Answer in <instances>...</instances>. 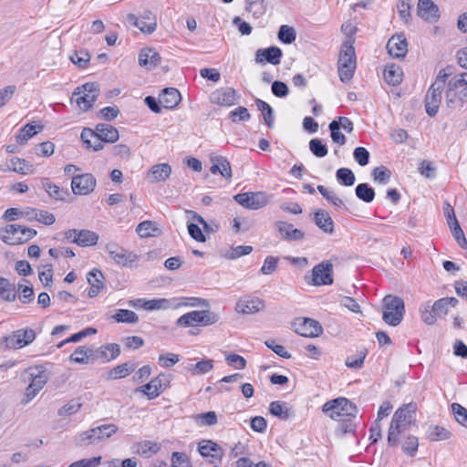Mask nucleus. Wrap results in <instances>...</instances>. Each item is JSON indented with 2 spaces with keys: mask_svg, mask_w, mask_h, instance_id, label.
<instances>
[{
  "mask_svg": "<svg viewBox=\"0 0 467 467\" xmlns=\"http://www.w3.org/2000/svg\"><path fill=\"white\" fill-rule=\"evenodd\" d=\"M418 438L412 435L408 436L402 443V451L409 456H414L418 451Z\"/></svg>",
  "mask_w": 467,
  "mask_h": 467,
  "instance_id": "56",
  "label": "nucleus"
},
{
  "mask_svg": "<svg viewBox=\"0 0 467 467\" xmlns=\"http://www.w3.org/2000/svg\"><path fill=\"white\" fill-rule=\"evenodd\" d=\"M170 383V376L167 374H160L152 379L149 383L138 388L136 391L142 392L150 400L157 398L163 392Z\"/></svg>",
  "mask_w": 467,
  "mask_h": 467,
  "instance_id": "12",
  "label": "nucleus"
},
{
  "mask_svg": "<svg viewBox=\"0 0 467 467\" xmlns=\"http://www.w3.org/2000/svg\"><path fill=\"white\" fill-rule=\"evenodd\" d=\"M105 250L116 264L122 266H131L139 258L135 253L129 252L116 243H109L105 246Z\"/></svg>",
  "mask_w": 467,
  "mask_h": 467,
  "instance_id": "10",
  "label": "nucleus"
},
{
  "mask_svg": "<svg viewBox=\"0 0 467 467\" xmlns=\"http://www.w3.org/2000/svg\"><path fill=\"white\" fill-rule=\"evenodd\" d=\"M182 97L179 90L175 88H166L162 89L159 96V102L167 109H172L177 107Z\"/></svg>",
  "mask_w": 467,
  "mask_h": 467,
  "instance_id": "25",
  "label": "nucleus"
},
{
  "mask_svg": "<svg viewBox=\"0 0 467 467\" xmlns=\"http://www.w3.org/2000/svg\"><path fill=\"white\" fill-rule=\"evenodd\" d=\"M295 332L306 337H318L322 332V326L312 318H298L295 323Z\"/></svg>",
  "mask_w": 467,
  "mask_h": 467,
  "instance_id": "14",
  "label": "nucleus"
},
{
  "mask_svg": "<svg viewBox=\"0 0 467 467\" xmlns=\"http://www.w3.org/2000/svg\"><path fill=\"white\" fill-rule=\"evenodd\" d=\"M87 280L90 285L88 290V296L95 297L99 295L101 289L105 288L104 275L99 269H92L87 275Z\"/></svg>",
  "mask_w": 467,
  "mask_h": 467,
  "instance_id": "27",
  "label": "nucleus"
},
{
  "mask_svg": "<svg viewBox=\"0 0 467 467\" xmlns=\"http://www.w3.org/2000/svg\"><path fill=\"white\" fill-rule=\"evenodd\" d=\"M366 355V351L361 350L355 357H348L345 364L350 368H360L363 366Z\"/></svg>",
  "mask_w": 467,
  "mask_h": 467,
  "instance_id": "63",
  "label": "nucleus"
},
{
  "mask_svg": "<svg viewBox=\"0 0 467 467\" xmlns=\"http://www.w3.org/2000/svg\"><path fill=\"white\" fill-rule=\"evenodd\" d=\"M314 222L324 233L329 234L334 233V222L327 212L318 209L315 213Z\"/></svg>",
  "mask_w": 467,
  "mask_h": 467,
  "instance_id": "30",
  "label": "nucleus"
},
{
  "mask_svg": "<svg viewBox=\"0 0 467 467\" xmlns=\"http://www.w3.org/2000/svg\"><path fill=\"white\" fill-rule=\"evenodd\" d=\"M282 55V50L277 47L260 48L255 52L254 60L257 64L268 62L276 66L280 64Z\"/></svg>",
  "mask_w": 467,
  "mask_h": 467,
  "instance_id": "21",
  "label": "nucleus"
},
{
  "mask_svg": "<svg viewBox=\"0 0 467 467\" xmlns=\"http://www.w3.org/2000/svg\"><path fill=\"white\" fill-rule=\"evenodd\" d=\"M212 166L210 171L213 174L220 173L226 180H230L233 176L230 162L225 157L212 155Z\"/></svg>",
  "mask_w": 467,
  "mask_h": 467,
  "instance_id": "24",
  "label": "nucleus"
},
{
  "mask_svg": "<svg viewBox=\"0 0 467 467\" xmlns=\"http://www.w3.org/2000/svg\"><path fill=\"white\" fill-rule=\"evenodd\" d=\"M420 317L427 325H432L435 323L437 316L432 306L429 303L424 305L420 309Z\"/></svg>",
  "mask_w": 467,
  "mask_h": 467,
  "instance_id": "60",
  "label": "nucleus"
},
{
  "mask_svg": "<svg viewBox=\"0 0 467 467\" xmlns=\"http://www.w3.org/2000/svg\"><path fill=\"white\" fill-rule=\"evenodd\" d=\"M161 59L160 54L154 48H143L139 54V64L148 69L159 66Z\"/></svg>",
  "mask_w": 467,
  "mask_h": 467,
  "instance_id": "28",
  "label": "nucleus"
},
{
  "mask_svg": "<svg viewBox=\"0 0 467 467\" xmlns=\"http://www.w3.org/2000/svg\"><path fill=\"white\" fill-rule=\"evenodd\" d=\"M417 410V404L414 402H410L408 404L403 405L396 411H401L400 413V420L401 422H405L410 425L415 420V413Z\"/></svg>",
  "mask_w": 467,
  "mask_h": 467,
  "instance_id": "47",
  "label": "nucleus"
},
{
  "mask_svg": "<svg viewBox=\"0 0 467 467\" xmlns=\"http://www.w3.org/2000/svg\"><path fill=\"white\" fill-rule=\"evenodd\" d=\"M323 411L335 420H345L347 417H356L358 408L346 398H337L326 402Z\"/></svg>",
  "mask_w": 467,
  "mask_h": 467,
  "instance_id": "4",
  "label": "nucleus"
},
{
  "mask_svg": "<svg viewBox=\"0 0 467 467\" xmlns=\"http://www.w3.org/2000/svg\"><path fill=\"white\" fill-rule=\"evenodd\" d=\"M198 451L204 458H210V463L220 462L223 457V449L211 440H203L198 444Z\"/></svg>",
  "mask_w": 467,
  "mask_h": 467,
  "instance_id": "16",
  "label": "nucleus"
},
{
  "mask_svg": "<svg viewBox=\"0 0 467 467\" xmlns=\"http://www.w3.org/2000/svg\"><path fill=\"white\" fill-rule=\"evenodd\" d=\"M234 200L250 210H258L268 203L267 195L263 192L238 193L234 196Z\"/></svg>",
  "mask_w": 467,
  "mask_h": 467,
  "instance_id": "11",
  "label": "nucleus"
},
{
  "mask_svg": "<svg viewBox=\"0 0 467 467\" xmlns=\"http://www.w3.org/2000/svg\"><path fill=\"white\" fill-rule=\"evenodd\" d=\"M126 20L130 25L139 28L143 34L150 35L157 28L156 16L150 10L143 11L140 17L136 16L134 14H128Z\"/></svg>",
  "mask_w": 467,
  "mask_h": 467,
  "instance_id": "9",
  "label": "nucleus"
},
{
  "mask_svg": "<svg viewBox=\"0 0 467 467\" xmlns=\"http://www.w3.org/2000/svg\"><path fill=\"white\" fill-rule=\"evenodd\" d=\"M373 178L381 184H386L390 179L391 172L384 166L376 167L372 171Z\"/></svg>",
  "mask_w": 467,
  "mask_h": 467,
  "instance_id": "59",
  "label": "nucleus"
},
{
  "mask_svg": "<svg viewBox=\"0 0 467 467\" xmlns=\"http://www.w3.org/2000/svg\"><path fill=\"white\" fill-rule=\"evenodd\" d=\"M171 173V167L168 163L153 165L148 172L147 180L150 183L166 181Z\"/></svg>",
  "mask_w": 467,
  "mask_h": 467,
  "instance_id": "26",
  "label": "nucleus"
},
{
  "mask_svg": "<svg viewBox=\"0 0 467 467\" xmlns=\"http://www.w3.org/2000/svg\"><path fill=\"white\" fill-rule=\"evenodd\" d=\"M236 100L237 93L233 88H222L211 94V102L220 106L230 107L234 105Z\"/></svg>",
  "mask_w": 467,
  "mask_h": 467,
  "instance_id": "19",
  "label": "nucleus"
},
{
  "mask_svg": "<svg viewBox=\"0 0 467 467\" xmlns=\"http://www.w3.org/2000/svg\"><path fill=\"white\" fill-rule=\"evenodd\" d=\"M309 149L311 152L318 158H322L327 155L328 150L326 144L322 142L320 139H312L309 141Z\"/></svg>",
  "mask_w": 467,
  "mask_h": 467,
  "instance_id": "54",
  "label": "nucleus"
},
{
  "mask_svg": "<svg viewBox=\"0 0 467 467\" xmlns=\"http://www.w3.org/2000/svg\"><path fill=\"white\" fill-rule=\"evenodd\" d=\"M317 189L320 194L328 202H330L334 206H345L343 201L336 194L334 191L329 190L323 185H318Z\"/></svg>",
  "mask_w": 467,
  "mask_h": 467,
  "instance_id": "52",
  "label": "nucleus"
},
{
  "mask_svg": "<svg viewBox=\"0 0 467 467\" xmlns=\"http://www.w3.org/2000/svg\"><path fill=\"white\" fill-rule=\"evenodd\" d=\"M119 354L120 348L118 344H107L96 349L80 346L70 355L69 360L78 364H89L97 359L109 361L115 359Z\"/></svg>",
  "mask_w": 467,
  "mask_h": 467,
  "instance_id": "1",
  "label": "nucleus"
},
{
  "mask_svg": "<svg viewBox=\"0 0 467 467\" xmlns=\"http://www.w3.org/2000/svg\"><path fill=\"white\" fill-rule=\"evenodd\" d=\"M143 305V309L145 310L167 309L170 306V302L165 298L144 299Z\"/></svg>",
  "mask_w": 467,
  "mask_h": 467,
  "instance_id": "57",
  "label": "nucleus"
},
{
  "mask_svg": "<svg viewBox=\"0 0 467 467\" xmlns=\"http://www.w3.org/2000/svg\"><path fill=\"white\" fill-rule=\"evenodd\" d=\"M35 338L36 332L32 328H22L5 337L3 342L6 348L18 349L29 345Z\"/></svg>",
  "mask_w": 467,
  "mask_h": 467,
  "instance_id": "8",
  "label": "nucleus"
},
{
  "mask_svg": "<svg viewBox=\"0 0 467 467\" xmlns=\"http://www.w3.org/2000/svg\"><path fill=\"white\" fill-rule=\"evenodd\" d=\"M452 74V67H447L439 71L435 81L431 84L437 88L444 89L447 78Z\"/></svg>",
  "mask_w": 467,
  "mask_h": 467,
  "instance_id": "61",
  "label": "nucleus"
},
{
  "mask_svg": "<svg viewBox=\"0 0 467 467\" xmlns=\"http://www.w3.org/2000/svg\"><path fill=\"white\" fill-rule=\"evenodd\" d=\"M387 49L390 57L402 58L408 52V43L403 35L392 36L387 44Z\"/></svg>",
  "mask_w": 467,
  "mask_h": 467,
  "instance_id": "20",
  "label": "nucleus"
},
{
  "mask_svg": "<svg viewBox=\"0 0 467 467\" xmlns=\"http://www.w3.org/2000/svg\"><path fill=\"white\" fill-rule=\"evenodd\" d=\"M36 235L35 229L19 224H8L1 231L2 241L9 245L26 243Z\"/></svg>",
  "mask_w": 467,
  "mask_h": 467,
  "instance_id": "6",
  "label": "nucleus"
},
{
  "mask_svg": "<svg viewBox=\"0 0 467 467\" xmlns=\"http://www.w3.org/2000/svg\"><path fill=\"white\" fill-rule=\"evenodd\" d=\"M42 184L43 188L48 193V195L56 200L64 201L70 195L67 189L60 188L48 180H45Z\"/></svg>",
  "mask_w": 467,
  "mask_h": 467,
  "instance_id": "36",
  "label": "nucleus"
},
{
  "mask_svg": "<svg viewBox=\"0 0 467 467\" xmlns=\"http://www.w3.org/2000/svg\"><path fill=\"white\" fill-rule=\"evenodd\" d=\"M403 71L401 67L395 64L386 66L384 69L385 81L392 86H398L402 81Z\"/></svg>",
  "mask_w": 467,
  "mask_h": 467,
  "instance_id": "33",
  "label": "nucleus"
},
{
  "mask_svg": "<svg viewBox=\"0 0 467 467\" xmlns=\"http://www.w3.org/2000/svg\"><path fill=\"white\" fill-rule=\"evenodd\" d=\"M269 411L272 415L283 420H286L294 416L292 408L287 403L279 400L270 403Z\"/></svg>",
  "mask_w": 467,
  "mask_h": 467,
  "instance_id": "32",
  "label": "nucleus"
},
{
  "mask_svg": "<svg viewBox=\"0 0 467 467\" xmlns=\"http://www.w3.org/2000/svg\"><path fill=\"white\" fill-rule=\"evenodd\" d=\"M7 166L10 170L20 174H31L34 171L32 164H29L26 160L17 157L12 158Z\"/></svg>",
  "mask_w": 467,
  "mask_h": 467,
  "instance_id": "38",
  "label": "nucleus"
},
{
  "mask_svg": "<svg viewBox=\"0 0 467 467\" xmlns=\"http://www.w3.org/2000/svg\"><path fill=\"white\" fill-rule=\"evenodd\" d=\"M254 101H255V104H256L258 109L263 114L265 123L269 128H272L274 125V120H275L274 110H273L272 107L268 103H266L265 101H264L260 99H255Z\"/></svg>",
  "mask_w": 467,
  "mask_h": 467,
  "instance_id": "45",
  "label": "nucleus"
},
{
  "mask_svg": "<svg viewBox=\"0 0 467 467\" xmlns=\"http://www.w3.org/2000/svg\"><path fill=\"white\" fill-rule=\"evenodd\" d=\"M92 431H94L93 428L77 434L74 437L75 445L78 447H83L88 445L99 444V441H97L96 435Z\"/></svg>",
  "mask_w": 467,
  "mask_h": 467,
  "instance_id": "40",
  "label": "nucleus"
},
{
  "mask_svg": "<svg viewBox=\"0 0 467 467\" xmlns=\"http://www.w3.org/2000/svg\"><path fill=\"white\" fill-rule=\"evenodd\" d=\"M356 196L365 202H371L375 198V191L368 183H359L355 188Z\"/></svg>",
  "mask_w": 467,
  "mask_h": 467,
  "instance_id": "43",
  "label": "nucleus"
},
{
  "mask_svg": "<svg viewBox=\"0 0 467 467\" xmlns=\"http://www.w3.org/2000/svg\"><path fill=\"white\" fill-rule=\"evenodd\" d=\"M201 311L194 310L186 313L177 319L176 324L181 327H194L197 324H201Z\"/></svg>",
  "mask_w": 467,
  "mask_h": 467,
  "instance_id": "44",
  "label": "nucleus"
},
{
  "mask_svg": "<svg viewBox=\"0 0 467 467\" xmlns=\"http://www.w3.org/2000/svg\"><path fill=\"white\" fill-rule=\"evenodd\" d=\"M99 235L89 230H77V238L72 243L79 246H91L98 243Z\"/></svg>",
  "mask_w": 467,
  "mask_h": 467,
  "instance_id": "35",
  "label": "nucleus"
},
{
  "mask_svg": "<svg viewBox=\"0 0 467 467\" xmlns=\"http://www.w3.org/2000/svg\"><path fill=\"white\" fill-rule=\"evenodd\" d=\"M136 366L131 362H126L116 366L109 371V378L112 379H118L125 378L134 371Z\"/></svg>",
  "mask_w": 467,
  "mask_h": 467,
  "instance_id": "41",
  "label": "nucleus"
},
{
  "mask_svg": "<svg viewBox=\"0 0 467 467\" xmlns=\"http://www.w3.org/2000/svg\"><path fill=\"white\" fill-rule=\"evenodd\" d=\"M418 16L425 21L434 22L439 18V7L431 0H419Z\"/></svg>",
  "mask_w": 467,
  "mask_h": 467,
  "instance_id": "23",
  "label": "nucleus"
},
{
  "mask_svg": "<svg viewBox=\"0 0 467 467\" xmlns=\"http://www.w3.org/2000/svg\"><path fill=\"white\" fill-rule=\"evenodd\" d=\"M101 462V457L82 459L72 462L68 467H98Z\"/></svg>",
  "mask_w": 467,
  "mask_h": 467,
  "instance_id": "64",
  "label": "nucleus"
},
{
  "mask_svg": "<svg viewBox=\"0 0 467 467\" xmlns=\"http://www.w3.org/2000/svg\"><path fill=\"white\" fill-rule=\"evenodd\" d=\"M354 40H346L341 47L337 61L338 77L343 83H348L356 70V54Z\"/></svg>",
  "mask_w": 467,
  "mask_h": 467,
  "instance_id": "2",
  "label": "nucleus"
},
{
  "mask_svg": "<svg viewBox=\"0 0 467 467\" xmlns=\"http://www.w3.org/2000/svg\"><path fill=\"white\" fill-rule=\"evenodd\" d=\"M336 177L338 182L344 186H352L356 181L354 172L348 168H339L336 172Z\"/></svg>",
  "mask_w": 467,
  "mask_h": 467,
  "instance_id": "50",
  "label": "nucleus"
},
{
  "mask_svg": "<svg viewBox=\"0 0 467 467\" xmlns=\"http://www.w3.org/2000/svg\"><path fill=\"white\" fill-rule=\"evenodd\" d=\"M43 129L42 126H35L32 124H26L21 130L16 138V141L19 144L26 143L30 138L37 134Z\"/></svg>",
  "mask_w": 467,
  "mask_h": 467,
  "instance_id": "48",
  "label": "nucleus"
},
{
  "mask_svg": "<svg viewBox=\"0 0 467 467\" xmlns=\"http://www.w3.org/2000/svg\"><path fill=\"white\" fill-rule=\"evenodd\" d=\"M275 227L278 231L280 236L288 242L300 241L305 238L304 232L294 228L292 223L278 221L275 223Z\"/></svg>",
  "mask_w": 467,
  "mask_h": 467,
  "instance_id": "22",
  "label": "nucleus"
},
{
  "mask_svg": "<svg viewBox=\"0 0 467 467\" xmlns=\"http://www.w3.org/2000/svg\"><path fill=\"white\" fill-rule=\"evenodd\" d=\"M136 232L141 238L156 237L161 234V228L152 221L140 223L136 227Z\"/></svg>",
  "mask_w": 467,
  "mask_h": 467,
  "instance_id": "34",
  "label": "nucleus"
},
{
  "mask_svg": "<svg viewBox=\"0 0 467 467\" xmlns=\"http://www.w3.org/2000/svg\"><path fill=\"white\" fill-rule=\"evenodd\" d=\"M277 37L282 43L289 45L296 40V33L294 27L283 25L278 30Z\"/></svg>",
  "mask_w": 467,
  "mask_h": 467,
  "instance_id": "49",
  "label": "nucleus"
},
{
  "mask_svg": "<svg viewBox=\"0 0 467 467\" xmlns=\"http://www.w3.org/2000/svg\"><path fill=\"white\" fill-rule=\"evenodd\" d=\"M451 410L455 420L463 427L467 428V409L458 403L451 404Z\"/></svg>",
  "mask_w": 467,
  "mask_h": 467,
  "instance_id": "58",
  "label": "nucleus"
},
{
  "mask_svg": "<svg viewBox=\"0 0 467 467\" xmlns=\"http://www.w3.org/2000/svg\"><path fill=\"white\" fill-rule=\"evenodd\" d=\"M99 95V86L95 82H87L78 86L72 94L71 101L83 110H88Z\"/></svg>",
  "mask_w": 467,
  "mask_h": 467,
  "instance_id": "5",
  "label": "nucleus"
},
{
  "mask_svg": "<svg viewBox=\"0 0 467 467\" xmlns=\"http://www.w3.org/2000/svg\"><path fill=\"white\" fill-rule=\"evenodd\" d=\"M102 142L113 143L119 140V130L107 123H99L94 130Z\"/></svg>",
  "mask_w": 467,
  "mask_h": 467,
  "instance_id": "29",
  "label": "nucleus"
},
{
  "mask_svg": "<svg viewBox=\"0 0 467 467\" xmlns=\"http://www.w3.org/2000/svg\"><path fill=\"white\" fill-rule=\"evenodd\" d=\"M333 265L329 261H323L312 269L313 284L315 285H327L333 283Z\"/></svg>",
  "mask_w": 467,
  "mask_h": 467,
  "instance_id": "15",
  "label": "nucleus"
},
{
  "mask_svg": "<svg viewBox=\"0 0 467 467\" xmlns=\"http://www.w3.org/2000/svg\"><path fill=\"white\" fill-rule=\"evenodd\" d=\"M159 446L156 442L150 441H144L137 445V453L149 458L159 451Z\"/></svg>",
  "mask_w": 467,
  "mask_h": 467,
  "instance_id": "51",
  "label": "nucleus"
},
{
  "mask_svg": "<svg viewBox=\"0 0 467 467\" xmlns=\"http://www.w3.org/2000/svg\"><path fill=\"white\" fill-rule=\"evenodd\" d=\"M81 140L88 149H92L95 151L103 149V143L96 131L89 128H85L81 132Z\"/></svg>",
  "mask_w": 467,
  "mask_h": 467,
  "instance_id": "31",
  "label": "nucleus"
},
{
  "mask_svg": "<svg viewBox=\"0 0 467 467\" xmlns=\"http://www.w3.org/2000/svg\"><path fill=\"white\" fill-rule=\"evenodd\" d=\"M442 91V88H437L432 85H431V87L429 88L425 95L424 104L426 113L430 117H434L437 115L440 104L441 102Z\"/></svg>",
  "mask_w": 467,
  "mask_h": 467,
  "instance_id": "17",
  "label": "nucleus"
},
{
  "mask_svg": "<svg viewBox=\"0 0 467 467\" xmlns=\"http://www.w3.org/2000/svg\"><path fill=\"white\" fill-rule=\"evenodd\" d=\"M112 318L118 323L136 324L139 321L137 314L128 309H118Z\"/></svg>",
  "mask_w": 467,
  "mask_h": 467,
  "instance_id": "46",
  "label": "nucleus"
},
{
  "mask_svg": "<svg viewBox=\"0 0 467 467\" xmlns=\"http://www.w3.org/2000/svg\"><path fill=\"white\" fill-rule=\"evenodd\" d=\"M329 130L331 131V139L333 142L338 144V145H344L346 143V137L345 135L340 132L339 125L337 124V120H332L329 125Z\"/></svg>",
  "mask_w": 467,
  "mask_h": 467,
  "instance_id": "55",
  "label": "nucleus"
},
{
  "mask_svg": "<svg viewBox=\"0 0 467 467\" xmlns=\"http://www.w3.org/2000/svg\"><path fill=\"white\" fill-rule=\"evenodd\" d=\"M70 60L79 67L85 68L90 60V55L85 50L76 51L75 54L70 57Z\"/></svg>",
  "mask_w": 467,
  "mask_h": 467,
  "instance_id": "62",
  "label": "nucleus"
},
{
  "mask_svg": "<svg viewBox=\"0 0 467 467\" xmlns=\"http://www.w3.org/2000/svg\"><path fill=\"white\" fill-rule=\"evenodd\" d=\"M427 433L431 441H446L451 436L449 430L440 425H430Z\"/></svg>",
  "mask_w": 467,
  "mask_h": 467,
  "instance_id": "39",
  "label": "nucleus"
},
{
  "mask_svg": "<svg viewBox=\"0 0 467 467\" xmlns=\"http://www.w3.org/2000/svg\"><path fill=\"white\" fill-rule=\"evenodd\" d=\"M0 297L8 302L14 301L16 297L15 285L4 277H0Z\"/></svg>",
  "mask_w": 467,
  "mask_h": 467,
  "instance_id": "42",
  "label": "nucleus"
},
{
  "mask_svg": "<svg viewBox=\"0 0 467 467\" xmlns=\"http://www.w3.org/2000/svg\"><path fill=\"white\" fill-rule=\"evenodd\" d=\"M467 85V73H461L451 78L445 91V103L448 108L452 109L457 100L464 102L467 99H462V94L465 93L463 90H459Z\"/></svg>",
  "mask_w": 467,
  "mask_h": 467,
  "instance_id": "7",
  "label": "nucleus"
},
{
  "mask_svg": "<svg viewBox=\"0 0 467 467\" xmlns=\"http://www.w3.org/2000/svg\"><path fill=\"white\" fill-rule=\"evenodd\" d=\"M93 430V432L97 438V441L100 443L114 435L118 431L119 428L116 424L110 423L94 427Z\"/></svg>",
  "mask_w": 467,
  "mask_h": 467,
  "instance_id": "37",
  "label": "nucleus"
},
{
  "mask_svg": "<svg viewBox=\"0 0 467 467\" xmlns=\"http://www.w3.org/2000/svg\"><path fill=\"white\" fill-rule=\"evenodd\" d=\"M405 313L404 301L396 296L388 295L383 298L382 319L389 326H399Z\"/></svg>",
  "mask_w": 467,
  "mask_h": 467,
  "instance_id": "3",
  "label": "nucleus"
},
{
  "mask_svg": "<svg viewBox=\"0 0 467 467\" xmlns=\"http://www.w3.org/2000/svg\"><path fill=\"white\" fill-rule=\"evenodd\" d=\"M265 302L258 297L244 296L236 303L235 310L244 315L254 314L264 309Z\"/></svg>",
  "mask_w": 467,
  "mask_h": 467,
  "instance_id": "18",
  "label": "nucleus"
},
{
  "mask_svg": "<svg viewBox=\"0 0 467 467\" xmlns=\"http://www.w3.org/2000/svg\"><path fill=\"white\" fill-rule=\"evenodd\" d=\"M96 179L91 173L76 175L71 180V189L76 195H88L96 187Z\"/></svg>",
  "mask_w": 467,
  "mask_h": 467,
  "instance_id": "13",
  "label": "nucleus"
},
{
  "mask_svg": "<svg viewBox=\"0 0 467 467\" xmlns=\"http://www.w3.org/2000/svg\"><path fill=\"white\" fill-rule=\"evenodd\" d=\"M31 381L30 385L36 389V390L40 391L47 381V377L43 371H39L37 369H33L30 372Z\"/></svg>",
  "mask_w": 467,
  "mask_h": 467,
  "instance_id": "53",
  "label": "nucleus"
}]
</instances>
